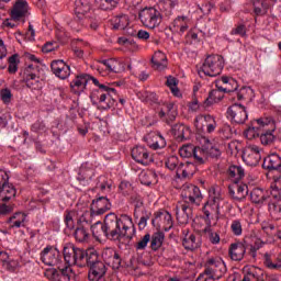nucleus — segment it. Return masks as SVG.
I'll list each match as a JSON object with an SVG mask.
<instances>
[{"label":"nucleus","instance_id":"nucleus-48","mask_svg":"<svg viewBox=\"0 0 281 281\" xmlns=\"http://www.w3.org/2000/svg\"><path fill=\"white\" fill-rule=\"evenodd\" d=\"M149 148H153V150H160L161 148H166V138H164L161 134L154 136L151 143H149Z\"/></svg>","mask_w":281,"mask_h":281},{"label":"nucleus","instance_id":"nucleus-16","mask_svg":"<svg viewBox=\"0 0 281 281\" xmlns=\"http://www.w3.org/2000/svg\"><path fill=\"white\" fill-rule=\"evenodd\" d=\"M241 158L246 166L255 167L260 164V149L258 146H248L243 150Z\"/></svg>","mask_w":281,"mask_h":281},{"label":"nucleus","instance_id":"nucleus-49","mask_svg":"<svg viewBox=\"0 0 281 281\" xmlns=\"http://www.w3.org/2000/svg\"><path fill=\"white\" fill-rule=\"evenodd\" d=\"M166 85L176 98H179V95H181V91H179V88L177 87L179 85L177 78L169 76L167 78Z\"/></svg>","mask_w":281,"mask_h":281},{"label":"nucleus","instance_id":"nucleus-59","mask_svg":"<svg viewBox=\"0 0 281 281\" xmlns=\"http://www.w3.org/2000/svg\"><path fill=\"white\" fill-rule=\"evenodd\" d=\"M1 100L4 104H10L12 101V91L10 89L5 88L0 91Z\"/></svg>","mask_w":281,"mask_h":281},{"label":"nucleus","instance_id":"nucleus-44","mask_svg":"<svg viewBox=\"0 0 281 281\" xmlns=\"http://www.w3.org/2000/svg\"><path fill=\"white\" fill-rule=\"evenodd\" d=\"M113 30H124L128 27V15L122 14L113 19L112 21Z\"/></svg>","mask_w":281,"mask_h":281},{"label":"nucleus","instance_id":"nucleus-34","mask_svg":"<svg viewBox=\"0 0 281 281\" xmlns=\"http://www.w3.org/2000/svg\"><path fill=\"white\" fill-rule=\"evenodd\" d=\"M101 64L104 65L105 69L112 74H120V71H124V64L117 61V59H103Z\"/></svg>","mask_w":281,"mask_h":281},{"label":"nucleus","instance_id":"nucleus-29","mask_svg":"<svg viewBox=\"0 0 281 281\" xmlns=\"http://www.w3.org/2000/svg\"><path fill=\"white\" fill-rule=\"evenodd\" d=\"M244 273L250 279V281H265V270L256 266H247L244 268Z\"/></svg>","mask_w":281,"mask_h":281},{"label":"nucleus","instance_id":"nucleus-46","mask_svg":"<svg viewBox=\"0 0 281 281\" xmlns=\"http://www.w3.org/2000/svg\"><path fill=\"white\" fill-rule=\"evenodd\" d=\"M246 252H247V250L245 249V247H231L229 248V256H231L232 260H235V261L243 260V258H245Z\"/></svg>","mask_w":281,"mask_h":281},{"label":"nucleus","instance_id":"nucleus-7","mask_svg":"<svg viewBox=\"0 0 281 281\" xmlns=\"http://www.w3.org/2000/svg\"><path fill=\"white\" fill-rule=\"evenodd\" d=\"M224 67L225 61L223 56L210 55L204 59L202 66L198 70V74L200 78H205V76H209L210 78H216V76H221V71H223Z\"/></svg>","mask_w":281,"mask_h":281},{"label":"nucleus","instance_id":"nucleus-62","mask_svg":"<svg viewBox=\"0 0 281 281\" xmlns=\"http://www.w3.org/2000/svg\"><path fill=\"white\" fill-rule=\"evenodd\" d=\"M183 23H190V19L186 15H179L173 21L175 27H181Z\"/></svg>","mask_w":281,"mask_h":281},{"label":"nucleus","instance_id":"nucleus-26","mask_svg":"<svg viewBox=\"0 0 281 281\" xmlns=\"http://www.w3.org/2000/svg\"><path fill=\"white\" fill-rule=\"evenodd\" d=\"M89 78H91L90 75H79V76H77L70 82V88L74 91V93H81V91H85V89H87V85L89 83Z\"/></svg>","mask_w":281,"mask_h":281},{"label":"nucleus","instance_id":"nucleus-37","mask_svg":"<svg viewBox=\"0 0 281 281\" xmlns=\"http://www.w3.org/2000/svg\"><path fill=\"white\" fill-rule=\"evenodd\" d=\"M94 3L99 10L111 12L120 5V0H94Z\"/></svg>","mask_w":281,"mask_h":281},{"label":"nucleus","instance_id":"nucleus-13","mask_svg":"<svg viewBox=\"0 0 281 281\" xmlns=\"http://www.w3.org/2000/svg\"><path fill=\"white\" fill-rule=\"evenodd\" d=\"M226 113L227 117L233 122V124H245L249 117L245 105L238 103L231 105Z\"/></svg>","mask_w":281,"mask_h":281},{"label":"nucleus","instance_id":"nucleus-39","mask_svg":"<svg viewBox=\"0 0 281 281\" xmlns=\"http://www.w3.org/2000/svg\"><path fill=\"white\" fill-rule=\"evenodd\" d=\"M225 95L223 92L218 90H211L209 93V97L204 100L203 106L204 109H207L209 106H212V104H216V102H221Z\"/></svg>","mask_w":281,"mask_h":281},{"label":"nucleus","instance_id":"nucleus-14","mask_svg":"<svg viewBox=\"0 0 281 281\" xmlns=\"http://www.w3.org/2000/svg\"><path fill=\"white\" fill-rule=\"evenodd\" d=\"M182 196L184 198V204L199 205L203 195L201 189L194 184H189L183 189Z\"/></svg>","mask_w":281,"mask_h":281},{"label":"nucleus","instance_id":"nucleus-53","mask_svg":"<svg viewBox=\"0 0 281 281\" xmlns=\"http://www.w3.org/2000/svg\"><path fill=\"white\" fill-rule=\"evenodd\" d=\"M91 232L93 236H105L106 232L104 231V224L101 221H97L94 224L91 225Z\"/></svg>","mask_w":281,"mask_h":281},{"label":"nucleus","instance_id":"nucleus-43","mask_svg":"<svg viewBox=\"0 0 281 281\" xmlns=\"http://www.w3.org/2000/svg\"><path fill=\"white\" fill-rule=\"evenodd\" d=\"M93 218H95V214H93V211L90 212L86 211L82 213V215L77 220V225L79 227H85V225H91L93 223Z\"/></svg>","mask_w":281,"mask_h":281},{"label":"nucleus","instance_id":"nucleus-15","mask_svg":"<svg viewBox=\"0 0 281 281\" xmlns=\"http://www.w3.org/2000/svg\"><path fill=\"white\" fill-rule=\"evenodd\" d=\"M250 201L254 203L257 207H262V205H271V195H269L268 191H265L261 188H255L250 192Z\"/></svg>","mask_w":281,"mask_h":281},{"label":"nucleus","instance_id":"nucleus-55","mask_svg":"<svg viewBox=\"0 0 281 281\" xmlns=\"http://www.w3.org/2000/svg\"><path fill=\"white\" fill-rule=\"evenodd\" d=\"M8 71L9 74H16V71H19V61L16 59V55L9 57Z\"/></svg>","mask_w":281,"mask_h":281},{"label":"nucleus","instance_id":"nucleus-60","mask_svg":"<svg viewBox=\"0 0 281 281\" xmlns=\"http://www.w3.org/2000/svg\"><path fill=\"white\" fill-rule=\"evenodd\" d=\"M148 243L151 245L150 233L145 234L137 243V247H148Z\"/></svg>","mask_w":281,"mask_h":281},{"label":"nucleus","instance_id":"nucleus-31","mask_svg":"<svg viewBox=\"0 0 281 281\" xmlns=\"http://www.w3.org/2000/svg\"><path fill=\"white\" fill-rule=\"evenodd\" d=\"M156 218L151 221L153 225H155V221H160L164 223L165 232H168L170 227H172V215L168 211H159L155 214Z\"/></svg>","mask_w":281,"mask_h":281},{"label":"nucleus","instance_id":"nucleus-24","mask_svg":"<svg viewBox=\"0 0 281 281\" xmlns=\"http://www.w3.org/2000/svg\"><path fill=\"white\" fill-rule=\"evenodd\" d=\"M30 10V4L25 0H18L11 11V18L13 21H21L23 16H27V11Z\"/></svg>","mask_w":281,"mask_h":281},{"label":"nucleus","instance_id":"nucleus-1","mask_svg":"<svg viewBox=\"0 0 281 281\" xmlns=\"http://www.w3.org/2000/svg\"><path fill=\"white\" fill-rule=\"evenodd\" d=\"M64 259L68 265L89 267L88 280L99 281L106 276V265L100 261L98 250L93 247H64Z\"/></svg>","mask_w":281,"mask_h":281},{"label":"nucleus","instance_id":"nucleus-25","mask_svg":"<svg viewBox=\"0 0 281 281\" xmlns=\"http://www.w3.org/2000/svg\"><path fill=\"white\" fill-rule=\"evenodd\" d=\"M227 176L234 183L238 184L247 177V171L240 165H231L227 169Z\"/></svg>","mask_w":281,"mask_h":281},{"label":"nucleus","instance_id":"nucleus-2","mask_svg":"<svg viewBox=\"0 0 281 281\" xmlns=\"http://www.w3.org/2000/svg\"><path fill=\"white\" fill-rule=\"evenodd\" d=\"M180 157L186 160L180 162L178 168V179H192L199 166H203L207 161V153L201 147L194 145H183L179 149Z\"/></svg>","mask_w":281,"mask_h":281},{"label":"nucleus","instance_id":"nucleus-9","mask_svg":"<svg viewBox=\"0 0 281 281\" xmlns=\"http://www.w3.org/2000/svg\"><path fill=\"white\" fill-rule=\"evenodd\" d=\"M140 23L149 30H155L161 25V12L154 7L145 8L138 13Z\"/></svg>","mask_w":281,"mask_h":281},{"label":"nucleus","instance_id":"nucleus-41","mask_svg":"<svg viewBox=\"0 0 281 281\" xmlns=\"http://www.w3.org/2000/svg\"><path fill=\"white\" fill-rule=\"evenodd\" d=\"M205 144L201 147V150H205L206 153V160L207 157H221V149L217 147H213L212 143H210V139L205 138L204 139Z\"/></svg>","mask_w":281,"mask_h":281},{"label":"nucleus","instance_id":"nucleus-6","mask_svg":"<svg viewBox=\"0 0 281 281\" xmlns=\"http://www.w3.org/2000/svg\"><path fill=\"white\" fill-rule=\"evenodd\" d=\"M227 273V266L222 259L211 258L205 263V270L201 273L196 281H214L221 280L223 276Z\"/></svg>","mask_w":281,"mask_h":281},{"label":"nucleus","instance_id":"nucleus-57","mask_svg":"<svg viewBox=\"0 0 281 281\" xmlns=\"http://www.w3.org/2000/svg\"><path fill=\"white\" fill-rule=\"evenodd\" d=\"M151 213L145 211L138 221V228L146 229V225H148V221H150Z\"/></svg>","mask_w":281,"mask_h":281},{"label":"nucleus","instance_id":"nucleus-42","mask_svg":"<svg viewBox=\"0 0 281 281\" xmlns=\"http://www.w3.org/2000/svg\"><path fill=\"white\" fill-rule=\"evenodd\" d=\"M168 245L166 241V235L161 231H157L151 235V245L150 247H164Z\"/></svg>","mask_w":281,"mask_h":281},{"label":"nucleus","instance_id":"nucleus-56","mask_svg":"<svg viewBox=\"0 0 281 281\" xmlns=\"http://www.w3.org/2000/svg\"><path fill=\"white\" fill-rule=\"evenodd\" d=\"M232 36H247V26L245 24H238L235 29L231 31Z\"/></svg>","mask_w":281,"mask_h":281},{"label":"nucleus","instance_id":"nucleus-47","mask_svg":"<svg viewBox=\"0 0 281 281\" xmlns=\"http://www.w3.org/2000/svg\"><path fill=\"white\" fill-rule=\"evenodd\" d=\"M27 218V215H25V213H15V215H13L11 217V226L12 227H25V220Z\"/></svg>","mask_w":281,"mask_h":281},{"label":"nucleus","instance_id":"nucleus-63","mask_svg":"<svg viewBox=\"0 0 281 281\" xmlns=\"http://www.w3.org/2000/svg\"><path fill=\"white\" fill-rule=\"evenodd\" d=\"M247 91H251V88L249 87H244L241 88L239 91H236L233 93V95L237 97V100H245V93H247Z\"/></svg>","mask_w":281,"mask_h":281},{"label":"nucleus","instance_id":"nucleus-36","mask_svg":"<svg viewBox=\"0 0 281 281\" xmlns=\"http://www.w3.org/2000/svg\"><path fill=\"white\" fill-rule=\"evenodd\" d=\"M151 67L157 71H164L166 69V54L162 52L155 53L151 57Z\"/></svg>","mask_w":281,"mask_h":281},{"label":"nucleus","instance_id":"nucleus-51","mask_svg":"<svg viewBox=\"0 0 281 281\" xmlns=\"http://www.w3.org/2000/svg\"><path fill=\"white\" fill-rule=\"evenodd\" d=\"M249 194V187L246 183L237 184V195L233 196L235 201H243Z\"/></svg>","mask_w":281,"mask_h":281},{"label":"nucleus","instance_id":"nucleus-50","mask_svg":"<svg viewBox=\"0 0 281 281\" xmlns=\"http://www.w3.org/2000/svg\"><path fill=\"white\" fill-rule=\"evenodd\" d=\"M222 83L225 89H229L228 93H235L236 89H238V82H236L232 77H222Z\"/></svg>","mask_w":281,"mask_h":281},{"label":"nucleus","instance_id":"nucleus-30","mask_svg":"<svg viewBox=\"0 0 281 281\" xmlns=\"http://www.w3.org/2000/svg\"><path fill=\"white\" fill-rule=\"evenodd\" d=\"M204 121L206 126V133H214L216 131V120L214 116L206 114V115H199L194 120V124L199 127V122Z\"/></svg>","mask_w":281,"mask_h":281},{"label":"nucleus","instance_id":"nucleus-32","mask_svg":"<svg viewBox=\"0 0 281 281\" xmlns=\"http://www.w3.org/2000/svg\"><path fill=\"white\" fill-rule=\"evenodd\" d=\"M72 52L77 58H85V54H89V43L77 40L72 43Z\"/></svg>","mask_w":281,"mask_h":281},{"label":"nucleus","instance_id":"nucleus-61","mask_svg":"<svg viewBox=\"0 0 281 281\" xmlns=\"http://www.w3.org/2000/svg\"><path fill=\"white\" fill-rule=\"evenodd\" d=\"M2 267L4 269H7V271H16V267H19V262H16L15 260H7Z\"/></svg>","mask_w":281,"mask_h":281},{"label":"nucleus","instance_id":"nucleus-35","mask_svg":"<svg viewBox=\"0 0 281 281\" xmlns=\"http://www.w3.org/2000/svg\"><path fill=\"white\" fill-rule=\"evenodd\" d=\"M252 10L255 16H265L269 10V1L267 0H254Z\"/></svg>","mask_w":281,"mask_h":281},{"label":"nucleus","instance_id":"nucleus-19","mask_svg":"<svg viewBox=\"0 0 281 281\" xmlns=\"http://www.w3.org/2000/svg\"><path fill=\"white\" fill-rule=\"evenodd\" d=\"M50 69L60 80H67L71 76V68L63 59L52 61Z\"/></svg>","mask_w":281,"mask_h":281},{"label":"nucleus","instance_id":"nucleus-8","mask_svg":"<svg viewBox=\"0 0 281 281\" xmlns=\"http://www.w3.org/2000/svg\"><path fill=\"white\" fill-rule=\"evenodd\" d=\"M112 93H115V88H110L109 86H105V89L94 90L90 95V100L93 106H98V101L101 104L105 103V106H102V109L106 111L109 109H113V106L117 104L115 99H113Z\"/></svg>","mask_w":281,"mask_h":281},{"label":"nucleus","instance_id":"nucleus-52","mask_svg":"<svg viewBox=\"0 0 281 281\" xmlns=\"http://www.w3.org/2000/svg\"><path fill=\"white\" fill-rule=\"evenodd\" d=\"M231 232L233 236H243V221L233 220L231 223Z\"/></svg>","mask_w":281,"mask_h":281},{"label":"nucleus","instance_id":"nucleus-20","mask_svg":"<svg viewBox=\"0 0 281 281\" xmlns=\"http://www.w3.org/2000/svg\"><path fill=\"white\" fill-rule=\"evenodd\" d=\"M132 159H134L136 164H140V166H148V164L153 161V156H150V151H148L146 147L136 146L132 149Z\"/></svg>","mask_w":281,"mask_h":281},{"label":"nucleus","instance_id":"nucleus-3","mask_svg":"<svg viewBox=\"0 0 281 281\" xmlns=\"http://www.w3.org/2000/svg\"><path fill=\"white\" fill-rule=\"evenodd\" d=\"M103 229L105 238L122 243L124 238L131 240L132 236L128 232H135V225L133 224V218L126 214L121 215L119 218L115 213H109L104 218Z\"/></svg>","mask_w":281,"mask_h":281},{"label":"nucleus","instance_id":"nucleus-38","mask_svg":"<svg viewBox=\"0 0 281 281\" xmlns=\"http://www.w3.org/2000/svg\"><path fill=\"white\" fill-rule=\"evenodd\" d=\"M139 180L143 186H157L159 181L157 172L153 170L140 173Z\"/></svg>","mask_w":281,"mask_h":281},{"label":"nucleus","instance_id":"nucleus-23","mask_svg":"<svg viewBox=\"0 0 281 281\" xmlns=\"http://www.w3.org/2000/svg\"><path fill=\"white\" fill-rule=\"evenodd\" d=\"M60 252L56 247H46L42 252V262L47 267H56L58 265V256Z\"/></svg>","mask_w":281,"mask_h":281},{"label":"nucleus","instance_id":"nucleus-10","mask_svg":"<svg viewBox=\"0 0 281 281\" xmlns=\"http://www.w3.org/2000/svg\"><path fill=\"white\" fill-rule=\"evenodd\" d=\"M8 181H10V176L0 169V201L2 203H8V201H12L16 196V189Z\"/></svg>","mask_w":281,"mask_h":281},{"label":"nucleus","instance_id":"nucleus-22","mask_svg":"<svg viewBox=\"0 0 281 281\" xmlns=\"http://www.w3.org/2000/svg\"><path fill=\"white\" fill-rule=\"evenodd\" d=\"M72 270L71 268H66L61 272L57 271L55 268L46 269L44 272L45 278L49 281H70Z\"/></svg>","mask_w":281,"mask_h":281},{"label":"nucleus","instance_id":"nucleus-27","mask_svg":"<svg viewBox=\"0 0 281 281\" xmlns=\"http://www.w3.org/2000/svg\"><path fill=\"white\" fill-rule=\"evenodd\" d=\"M262 168L266 170H278L281 172V157L278 154H272L263 159Z\"/></svg>","mask_w":281,"mask_h":281},{"label":"nucleus","instance_id":"nucleus-58","mask_svg":"<svg viewBox=\"0 0 281 281\" xmlns=\"http://www.w3.org/2000/svg\"><path fill=\"white\" fill-rule=\"evenodd\" d=\"M64 222L68 229H74V227H76V224L74 223V212L65 213Z\"/></svg>","mask_w":281,"mask_h":281},{"label":"nucleus","instance_id":"nucleus-64","mask_svg":"<svg viewBox=\"0 0 281 281\" xmlns=\"http://www.w3.org/2000/svg\"><path fill=\"white\" fill-rule=\"evenodd\" d=\"M137 38H139V41H145L148 42L150 41V33H148L147 31L144 30H139L136 34Z\"/></svg>","mask_w":281,"mask_h":281},{"label":"nucleus","instance_id":"nucleus-4","mask_svg":"<svg viewBox=\"0 0 281 281\" xmlns=\"http://www.w3.org/2000/svg\"><path fill=\"white\" fill-rule=\"evenodd\" d=\"M276 131V121L271 116L261 117L250 123L247 130L244 132L247 139H256L260 137L261 144L268 146L273 144V132Z\"/></svg>","mask_w":281,"mask_h":281},{"label":"nucleus","instance_id":"nucleus-18","mask_svg":"<svg viewBox=\"0 0 281 281\" xmlns=\"http://www.w3.org/2000/svg\"><path fill=\"white\" fill-rule=\"evenodd\" d=\"M111 200L103 195L92 201L90 210L95 216H102V214H106L111 210Z\"/></svg>","mask_w":281,"mask_h":281},{"label":"nucleus","instance_id":"nucleus-12","mask_svg":"<svg viewBox=\"0 0 281 281\" xmlns=\"http://www.w3.org/2000/svg\"><path fill=\"white\" fill-rule=\"evenodd\" d=\"M273 199H278L276 202L269 204V212L272 218L279 221L281 218V177L274 181V187L270 192Z\"/></svg>","mask_w":281,"mask_h":281},{"label":"nucleus","instance_id":"nucleus-33","mask_svg":"<svg viewBox=\"0 0 281 281\" xmlns=\"http://www.w3.org/2000/svg\"><path fill=\"white\" fill-rule=\"evenodd\" d=\"M91 11V0H75V12L82 19L87 12Z\"/></svg>","mask_w":281,"mask_h":281},{"label":"nucleus","instance_id":"nucleus-28","mask_svg":"<svg viewBox=\"0 0 281 281\" xmlns=\"http://www.w3.org/2000/svg\"><path fill=\"white\" fill-rule=\"evenodd\" d=\"M176 216L179 223H188V221H190V218L192 217V207H190V205L186 203L177 206Z\"/></svg>","mask_w":281,"mask_h":281},{"label":"nucleus","instance_id":"nucleus-21","mask_svg":"<svg viewBox=\"0 0 281 281\" xmlns=\"http://www.w3.org/2000/svg\"><path fill=\"white\" fill-rule=\"evenodd\" d=\"M93 177H95V169L89 164L81 165L77 176L80 186H89L93 181Z\"/></svg>","mask_w":281,"mask_h":281},{"label":"nucleus","instance_id":"nucleus-54","mask_svg":"<svg viewBox=\"0 0 281 281\" xmlns=\"http://www.w3.org/2000/svg\"><path fill=\"white\" fill-rule=\"evenodd\" d=\"M88 236L89 235L87 234V231H85V226H77L75 231L76 240H78L79 243H85Z\"/></svg>","mask_w":281,"mask_h":281},{"label":"nucleus","instance_id":"nucleus-5","mask_svg":"<svg viewBox=\"0 0 281 281\" xmlns=\"http://www.w3.org/2000/svg\"><path fill=\"white\" fill-rule=\"evenodd\" d=\"M166 111L161 110L158 113L160 120H162L167 126H170L171 133L177 139H186V133L189 131L188 127L183 124H173L178 115L177 105H175V103H168L166 105Z\"/></svg>","mask_w":281,"mask_h":281},{"label":"nucleus","instance_id":"nucleus-11","mask_svg":"<svg viewBox=\"0 0 281 281\" xmlns=\"http://www.w3.org/2000/svg\"><path fill=\"white\" fill-rule=\"evenodd\" d=\"M36 66L29 65L24 70V78L23 82H25V86L27 89H31V91H38L43 89V81H41V77L38 76V72H36Z\"/></svg>","mask_w":281,"mask_h":281},{"label":"nucleus","instance_id":"nucleus-40","mask_svg":"<svg viewBox=\"0 0 281 281\" xmlns=\"http://www.w3.org/2000/svg\"><path fill=\"white\" fill-rule=\"evenodd\" d=\"M97 188H100L102 192H111V188H113V180L109 179V177L102 175L97 179Z\"/></svg>","mask_w":281,"mask_h":281},{"label":"nucleus","instance_id":"nucleus-17","mask_svg":"<svg viewBox=\"0 0 281 281\" xmlns=\"http://www.w3.org/2000/svg\"><path fill=\"white\" fill-rule=\"evenodd\" d=\"M225 195L221 193L218 189H214L213 193L210 194V198L205 204L206 207L215 210L216 214H221V210L225 206Z\"/></svg>","mask_w":281,"mask_h":281},{"label":"nucleus","instance_id":"nucleus-45","mask_svg":"<svg viewBox=\"0 0 281 281\" xmlns=\"http://www.w3.org/2000/svg\"><path fill=\"white\" fill-rule=\"evenodd\" d=\"M165 166L166 168H168V170H176V177L179 179V167L181 166L179 157L170 156L169 158H167Z\"/></svg>","mask_w":281,"mask_h":281}]
</instances>
